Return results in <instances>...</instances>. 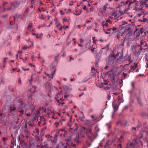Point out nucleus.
Here are the masks:
<instances>
[{
    "label": "nucleus",
    "instance_id": "603ef678",
    "mask_svg": "<svg viewBox=\"0 0 148 148\" xmlns=\"http://www.w3.org/2000/svg\"><path fill=\"white\" fill-rule=\"evenodd\" d=\"M127 23L125 21H123L122 22V25H125Z\"/></svg>",
    "mask_w": 148,
    "mask_h": 148
},
{
    "label": "nucleus",
    "instance_id": "4be33fe9",
    "mask_svg": "<svg viewBox=\"0 0 148 148\" xmlns=\"http://www.w3.org/2000/svg\"><path fill=\"white\" fill-rule=\"evenodd\" d=\"M129 57V56H128L127 55H126L123 58V60H124V61L127 60L128 58V57Z\"/></svg>",
    "mask_w": 148,
    "mask_h": 148
},
{
    "label": "nucleus",
    "instance_id": "864d4df0",
    "mask_svg": "<svg viewBox=\"0 0 148 148\" xmlns=\"http://www.w3.org/2000/svg\"><path fill=\"white\" fill-rule=\"evenodd\" d=\"M132 87L134 88V82H132Z\"/></svg>",
    "mask_w": 148,
    "mask_h": 148
},
{
    "label": "nucleus",
    "instance_id": "69168bd1",
    "mask_svg": "<svg viewBox=\"0 0 148 148\" xmlns=\"http://www.w3.org/2000/svg\"><path fill=\"white\" fill-rule=\"evenodd\" d=\"M7 140V138H5V137H3L2 139V140L3 141H5V140Z\"/></svg>",
    "mask_w": 148,
    "mask_h": 148
},
{
    "label": "nucleus",
    "instance_id": "dca6fc26",
    "mask_svg": "<svg viewBox=\"0 0 148 148\" xmlns=\"http://www.w3.org/2000/svg\"><path fill=\"white\" fill-rule=\"evenodd\" d=\"M21 15L20 14H16L15 15L13 16V18L15 20L21 18Z\"/></svg>",
    "mask_w": 148,
    "mask_h": 148
},
{
    "label": "nucleus",
    "instance_id": "2eb2a0df",
    "mask_svg": "<svg viewBox=\"0 0 148 148\" xmlns=\"http://www.w3.org/2000/svg\"><path fill=\"white\" fill-rule=\"evenodd\" d=\"M23 129L24 133H25L26 134H29L30 132L28 130L27 128H25Z\"/></svg>",
    "mask_w": 148,
    "mask_h": 148
},
{
    "label": "nucleus",
    "instance_id": "a211bd4d",
    "mask_svg": "<svg viewBox=\"0 0 148 148\" xmlns=\"http://www.w3.org/2000/svg\"><path fill=\"white\" fill-rule=\"evenodd\" d=\"M105 47H103V48H102V49L100 50L99 52L97 53V55L101 56L103 53V49H105Z\"/></svg>",
    "mask_w": 148,
    "mask_h": 148
},
{
    "label": "nucleus",
    "instance_id": "0eeeda50",
    "mask_svg": "<svg viewBox=\"0 0 148 148\" xmlns=\"http://www.w3.org/2000/svg\"><path fill=\"white\" fill-rule=\"evenodd\" d=\"M20 4V2L16 1L14 3H12L11 5L15 8H17Z\"/></svg>",
    "mask_w": 148,
    "mask_h": 148
},
{
    "label": "nucleus",
    "instance_id": "bf43d9fd",
    "mask_svg": "<svg viewBox=\"0 0 148 148\" xmlns=\"http://www.w3.org/2000/svg\"><path fill=\"white\" fill-rule=\"evenodd\" d=\"M68 26H64L63 27H62V28L63 29H66V28H68Z\"/></svg>",
    "mask_w": 148,
    "mask_h": 148
},
{
    "label": "nucleus",
    "instance_id": "de8ad7c7",
    "mask_svg": "<svg viewBox=\"0 0 148 148\" xmlns=\"http://www.w3.org/2000/svg\"><path fill=\"white\" fill-rule=\"evenodd\" d=\"M139 9V8H138V7H135L134 8L133 10H136V11H137Z\"/></svg>",
    "mask_w": 148,
    "mask_h": 148
},
{
    "label": "nucleus",
    "instance_id": "a878e982",
    "mask_svg": "<svg viewBox=\"0 0 148 148\" xmlns=\"http://www.w3.org/2000/svg\"><path fill=\"white\" fill-rule=\"evenodd\" d=\"M90 44V43H87L86 45V48H87L88 49H89Z\"/></svg>",
    "mask_w": 148,
    "mask_h": 148
},
{
    "label": "nucleus",
    "instance_id": "6e6d98bb",
    "mask_svg": "<svg viewBox=\"0 0 148 148\" xmlns=\"http://www.w3.org/2000/svg\"><path fill=\"white\" fill-rule=\"evenodd\" d=\"M91 71H92V72H94V71H95V69H94V67L92 68L91 69Z\"/></svg>",
    "mask_w": 148,
    "mask_h": 148
},
{
    "label": "nucleus",
    "instance_id": "39448f33",
    "mask_svg": "<svg viewBox=\"0 0 148 148\" xmlns=\"http://www.w3.org/2000/svg\"><path fill=\"white\" fill-rule=\"evenodd\" d=\"M133 24L130 25L127 24L126 25L125 28L124 30V32H127V31L131 30V27L133 25Z\"/></svg>",
    "mask_w": 148,
    "mask_h": 148
},
{
    "label": "nucleus",
    "instance_id": "f704fd0d",
    "mask_svg": "<svg viewBox=\"0 0 148 148\" xmlns=\"http://www.w3.org/2000/svg\"><path fill=\"white\" fill-rule=\"evenodd\" d=\"M145 43V41H143V40H141L140 42V45H143L144 43Z\"/></svg>",
    "mask_w": 148,
    "mask_h": 148
},
{
    "label": "nucleus",
    "instance_id": "4c0bfd02",
    "mask_svg": "<svg viewBox=\"0 0 148 148\" xmlns=\"http://www.w3.org/2000/svg\"><path fill=\"white\" fill-rule=\"evenodd\" d=\"M82 10V9H81V10H80V12H79V13L76 14L75 13H74V14H75V15H77V16L79 15V14H81V12Z\"/></svg>",
    "mask_w": 148,
    "mask_h": 148
},
{
    "label": "nucleus",
    "instance_id": "338daca9",
    "mask_svg": "<svg viewBox=\"0 0 148 148\" xmlns=\"http://www.w3.org/2000/svg\"><path fill=\"white\" fill-rule=\"evenodd\" d=\"M91 131H92V130L91 129H89L88 130V132H89V133H91Z\"/></svg>",
    "mask_w": 148,
    "mask_h": 148
},
{
    "label": "nucleus",
    "instance_id": "09e8293b",
    "mask_svg": "<svg viewBox=\"0 0 148 148\" xmlns=\"http://www.w3.org/2000/svg\"><path fill=\"white\" fill-rule=\"evenodd\" d=\"M64 90H65L66 89L67 90H70L69 88L66 86H64Z\"/></svg>",
    "mask_w": 148,
    "mask_h": 148
},
{
    "label": "nucleus",
    "instance_id": "79ce46f5",
    "mask_svg": "<svg viewBox=\"0 0 148 148\" xmlns=\"http://www.w3.org/2000/svg\"><path fill=\"white\" fill-rule=\"evenodd\" d=\"M54 21H56V24H57L58 23V21L57 20V19L56 18L55 19H54Z\"/></svg>",
    "mask_w": 148,
    "mask_h": 148
},
{
    "label": "nucleus",
    "instance_id": "58836bf2",
    "mask_svg": "<svg viewBox=\"0 0 148 148\" xmlns=\"http://www.w3.org/2000/svg\"><path fill=\"white\" fill-rule=\"evenodd\" d=\"M32 23H29L28 25V27H27V28L31 27H32Z\"/></svg>",
    "mask_w": 148,
    "mask_h": 148
},
{
    "label": "nucleus",
    "instance_id": "f257e3e1",
    "mask_svg": "<svg viewBox=\"0 0 148 148\" xmlns=\"http://www.w3.org/2000/svg\"><path fill=\"white\" fill-rule=\"evenodd\" d=\"M118 56L114 53H112L107 58L106 60L107 64L108 65H112L113 63L114 60Z\"/></svg>",
    "mask_w": 148,
    "mask_h": 148
},
{
    "label": "nucleus",
    "instance_id": "37998d69",
    "mask_svg": "<svg viewBox=\"0 0 148 148\" xmlns=\"http://www.w3.org/2000/svg\"><path fill=\"white\" fill-rule=\"evenodd\" d=\"M134 3L133 2H131L130 1V0H129V2H128V6L129 7L131 5L132 3Z\"/></svg>",
    "mask_w": 148,
    "mask_h": 148
},
{
    "label": "nucleus",
    "instance_id": "1a4fd4ad",
    "mask_svg": "<svg viewBox=\"0 0 148 148\" xmlns=\"http://www.w3.org/2000/svg\"><path fill=\"white\" fill-rule=\"evenodd\" d=\"M126 148H134V145L132 143H128Z\"/></svg>",
    "mask_w": 148,
    "mask_h": 148
},
{
    "label": "nucleus",
    "instance_id": "b1692460",
    "mask_svg": "<svg viewBox=\"0 0 148 148\" xmlns=\"http://www.w3.org/2000/svg\"><path fill=\"white\" fill-rule=\"evenodd\" d=\"M146 2V0H140V2L142 4V5H143Z\"/></svg>",
    "mask_w": 148,
    "mask_h": 148
},
{
    "label": "nucleus",
    "instance_id": "e433bc0d",
    "mask_svg": "<svg viewBox=\"0 0 148 148\" xmlns=\"http://www.w3.org/2000/svg\"><path fill=\"white\" fill-rule=\"evenodd\" d=\"M25 128L27 129V125L26 123H25V124L24 125L23 127V129H24Z\"/></svg>",
    "mask_w": 148,
    "mask_h": 148
},
{
    "label": "nucleus",
    "instance_id": "c03bdc74",
    "mask_svg": "<svg viewBox=\"0 0 148 148\" xmlns=\"http://www.w3.org/2000/svg\"><path fill=\"white\" fill-rule=\"evenodd\" d=\"M127 60L130 62V63L132 62V61H131V57H128V58Z\"/></svg>",
    "mask_w": 148,
    "mask_h": 148
},
{
    "label": "nucleus",
    "instance_id": "20e7f679",
    "mask_svg": "<svg viewBox=\"0 0 148 148\" xmlns=\"http://www.w3.org/2000/svg\"><path fill=\"white\" fill-rule=\"evenodd\" d=\"M132 30H131L129 31L128 32L127 34L125 36V37L123 41L127 40V39L132 35Z\"/></svg>",
    "mask_w": 148,
    "mask_h": 148
},
{
    "label": "nucleus",
    "instance_id": "f8f14e48",
    "mask_svg": "<svg viewBox=\"0 0 148 148\" xmlns=\"http://www.w3.org/2000/svg\"><path fill=\"white\" fill-rule=\"evenodd\" d=\"M107 8V7L106 5H104L103 6V10H102L101 9H99V11H100V12L102 13H103V12H104L105 11H106Z\"/></svg>",
    "mask_w": 148,
    "mask_h": 148
},
{
    "label": "nucleus",
    "instance_id": "423d86ee",
    "mask_svg": "<svg viewBox=\"0 0 148 148\" xmlns=\"http://www.w3.org/2000/svg\"><path fill=\"white\" fill-rule=\"evenodd\" d=\"M121 103H119L118 105H115L113 103L112 104V106L114 109V112H115L117 111L118 109L119 106L120 105Z\"/></svg>",
    "mask_w": 148,
    "mask_h": 148
},
{
    "label": "nucleus",
    "instance_id": "052dcab7",
    "mask_svg": "<svg viewBox=\"0 0 148 148\" xmlns=\"http://www.w3.org/2000/svg\"><path fill=\"white\" fill-rule=\"evenodd\" d=\"M80 42L81 43H82L84 42V40L82 39H80Z\"/></svg>",
    "mask_w": 148,
    "mask_h": 148
},
{
    "label": "nucleus",
    "instance_id": "2f4dec72",
    "mask_svg": "<svg viewBox=\"0 0 148 148\" xmlns=\"http://www.w3.org/2000/svg\"><path fill=\"white\" fill-rule=\"evenodd\" d=\"M62 94V91H60L57 94V97H58L59 95H60Z\"/></svg>",
    "mask_w": 148,
    "mask_h": 148
},
{
    "label": "nucleus",
    "instance_id": "cd10ccee",
    "mask_svg": "<svg viewBox=\"0 0 148 148\" xmlns=\"http://www.w3.org/2000/svg\"><path fill=\"white\" fill-rule=\"evenodd\" d=\"M128 2H129V0H127L125 2H123V5H126L127 4Z\"/></svg>",
    "mask_w": 148,
    "mask_h": 148
},
{
    "label": "nucleus",
    "instance_id": "9b49d317",
    "mask_svg": "<svg viewBox=\"0 0 148 148\" xmlns=\"http://www.w3.org/2000/svg\"><path fill=\"white\" fill-rule=\"evenodd\" d=\"M79 136H78L75 138L74 139V141L75 143H77V144H79L80 143V142L79 141Z\"/></svg>",
    "mask_w": 148,
    "mask_h": 148
},
{
    "label": "nucleus",
    "instance_id": "ea45409f",
    "mask_svg": "<svg viewBox=\"0 0 148 148\" xmlns=\"http://www.w3.org/2000/svg\"><path fill=\"white\" fill-rule=\"evenodd\" d=\"M75 1H70V3L69 4V5H73V2H75Z\"/></svg>",
    "mask_w": 148,
    "mask_h": 148
},
{
    "label": "nucleus",
    "instance_id": "ddd939ff",
    "mask_svg": "<svg viewBox=\"0 0 148 148\" xmlns=\"http://www.w3.org/2000/svg\"><path fill=\"white\" fill-rule=\"evenodd\" d=\"M137 46L136 45H132L131 46V49L132 51L133 52L134 51L136 50V48Z\"/></svg>",
    "mask_w": 148,
    "mask_h": 148
},
{
    "label": "nucleus",
    "instance_id": "aec40b11",
    "mask_svg": "<svg viewBox=\"0 0 148 148\" xmlns=\"http://www.w3.org/2000/svg\"><path fill=\"white\" fill-rule=\"evenodd\" d=\"M96 62L97 63L100 59L101 56L97 55L96 56Z\"/></svg>",
    "mask_w": 148,
    "mask_h": 148
},
{
    "label": "nucleus",
    "instance_id": "8fccbe9b",
    "mask_svg": "<svg viewBox=\"0 0 148 148\" xmlns=\"http://www.w3.org/2000/svg\"><path fill=\"white\" fill-rule=\"evenodd\" d=\"M123 1L121 2V3L119 5V7L122 6V3L123 4Z\"/></svg>",
    "mask_w": 148,
    "mask_h": 148
},
{
    "label": "nucleus",
    "instance_id": "49530a36",
    "mask_svg": "<svg viewBox=\"0 0 148 148\" xmlns=\"http://www.w3.org/2000/svg\"><path fill=\"white\" fill-rule=\"evenodd\" d=\"M123 76H124V77L125 78L127 76V74L126 73H123Z\"/></svg>",
    "mask_w": 148,
    "mask_h": 148
},
{
    "label": "nucleus",
    "instance_id": "9d476101",
    "mask_svg": "<svg viewBox=\"0 0 148 148\" xmlns=\"http://www.w3.org/2000/svg\"><path fill=\"white\" fill-rule=\"evenodd\" d=\"M135 2L136 5L138 6H140L142 5V4L140 2V0H139L138 1L134 0L133 2Z\"/></svg>",
    "mask_w": 148,
    "mask_h": 148
},
{
    "label": "nucleus",
    "instance_id": "e2e57ef3",
    "mask_svg": "<svg viewBox=\"0 0 148 148\" xmlns=\"http://www.w3.org/2000/svg\"><path fill=\"white\" fill-rule=\"evenodd\" d=\"M26 135L25 136V137L26 138H28L29 137V134H26Z\"/></svg>",
    "mask_w": 148,
    "mask_h": 148
},
{
    "label": "nucleus",
    "instance_id": "13d9d810",
    "mask_svg": "<svg viewBox=\"0 0 148 148\" xmlns=\"http://www.w3.org/2000/svg\"><path fill=\"white\" fill-rule=\"evenodd\" d=\"M117 29V28L115 27H114L113 28H112V30H113V31H115V30H116Z\"/></svg>",
    "mask_w": 148,
    "mask_h": 148
},
{
    "label": "nucleus",
    "instance_id": "4468645a",
    "mask_svg": "<svg viewBox=\"0 0 148 148\" xmlns=\"http://www.w3.org/2000/svg\"><path fill=\"white\" fill-rule=\"evenodd\" d=\"M133 53L134 54L135 56H138L140 54V51H137L136 50L135 51L133 52Z\"/></svg>",
    "mask_w": 148,
    "mask_h": 148
},
{
    "label": "nucleus",
    "instance_id": "5fc2aeb1",
    "mask_svg": "<svg viewBox=\"0 0 148 148\" xmlns=\"http://www.w3.org/2000/svg\"><path fill=\"white\" fill-rule=\"evenodd\" d=\"M67 125L69 127H71L72 126V124L71 123H68L67 124Z\"/></svg>",
    "mask_w": 148,
    "mask_h": 148
},
{
    "label": "nucleus",
    "instance_id": "6e6552de",
    "mask_svg": "<svg viewBox=\"0 0 148 148\" xmlns=\"http://www.w3.org/2000/svg\"><path fill=\"white\" fill-rule=\"evenodd\" d=\"M66 141H67V142L66 143V145H67L68 146H69L70 145V142L71 141V136L69 137L66 139Z\"/></svg>",
    "mask_w": 148,
    "mask_h": 148
},
{
    "label": "nucleus",
    "instance_id": "5701e85b",
    "mask_svg": "<svg viewBox=\"0 0 148 148\" xmlns=\"http://www.w3.org/2000/svg\"><path fill=\"white\" fill-rule=\"evenodd\" d=\"M142 21L144 22H146L147 23H148V19L146 18H143V20H142Z\"/></svg>",
    "mask_w": 148,
    "mask_h": 148
},
{
    "label": "nucleus",
    "instance_id": "7ed1b4c3",
    "mask_svg": "<svg viewBox=\"0 0 148 148\" xmlns=\"http://www.w3.org/2000/svg\"><path fill=\"white\" fill-rule=\"evenodd\" d=\"M116 13V12L114 11L112 12V16H114L116 19L119 17L123 14V12L120 10L118 11L117 13Z\"/></svg>",
    "mask_w": 148,
    "mask_h": 148
},
{
    "label": "nucleus",
    "instance_id": "6ab92c4d",
    "mask_svg": "<svg viewBox=\"0 0 148 148\" xmlns=\"http://www.w3.org/2000/svg\"><path fill=\"white\" fill-rule=\"evenodd\" d=\"M108 75H109V76L111 78H112V76H113L112 74L110 73H109V72L106 73L105 74V75L106 76Z\"/></svg>",
    "mask_w": 148,
    "mask_h": 148
},
{
    "label": "nucleus",
    "instance_id": "a19ab883",
    "mask_svg": "<svg viewBox=\"0 0 148 148\" xmlns=\"http://www.w3.org/2000/svg\"><path fill=\"white\" fill-rule=\"evenodd\" d=\"M58 55L57 56H56L55 57V60H56V61H57V60H58Z\"/></svg>",
    "mask_w": 148,
    "mask_h": 148
},
{
    "label": "nucleus",
    "instance_id": "72a5a7b5",
    "mask_svg": "<svg viewBox=\"0 0 148 148\" xmlns=\"http://www.w3.org/2000/svg\"><path fill=\"white\" fill-rule=\"evenodd\" d=\"M110 98H111V96H110V94H109L108 95L107 99H108V100H109L110 99Z\"/></svg>",
    "mask_w": 148,
    "mask_h": 148
},
{
    "label": "nucleus",
    "instance_id": "a18cd8bd",
    "mask_svg": "<svg viewBox=\"0 0 148 148\" xmlns=\"http://www.w3.org/2000/svg\"><path fill=\"white\" fill-rule=\"evenodd\" d=\"M116 37L118 39H119V38L120 37V36L119 35V34L118 33L117 35H116Z\"/></svg>",
    "mask_w": 148,
    "mask_h": 148
},
{
    "label": "nucleus",
    "instance_id": "f3484780",
    "mask_svg": "<svg viewBox=\"0 0 148 148\" xmlns=\"http://www.w3.org/2000/svg\"><path fill=\"white\" fill-rule=\"evenodd\" d=\"M138 64L136 63H134L133 66H132V69L134 70L137 67Z\"/></svg>",
    "mask_w": 148,
    "mask_h": 148
},
{
    "label": "nucleus",
    "instance_id": "680f3d73",
    "mask_svg": "<svg viewBox=\"0 0 148 148\" xmlns=\"http://www.w3.org/2000/svg\"><path fill=\"white\" fill-rule=\"evenodd\" d=\"M29 126H31V127H33L34 126V125H33V124H32V123H29Z\"/></svg>",
    "mask_w": 148,
    "mask_h": 148
},
{
    "label": "nucleus",
    "instance_id": "4d7b16f0",
    "mask_svg": "<svg viewBox=\"0 0 148 148\" xmlns=\"http://www.w3.org/2000/svg\"><path fill=\"white\" fill-rule=\"evenodd\" d=\"M120 123V124H121V125H122V123L121 122H120V121H118L116 123V124H118L119 123Z\"/></svg>",
    "mask_w": 148,
    "mask_h": 148
},
{
    "label": "nucleus",
    "instance_id": "774afa93",
    "mask_svg": "<svg viewBox=\"0 0 148 148\" xmlns=\"http://www.w3.org/2000/svg\"><path fill=\"white\" fill-rule=\"evenodd\" d=\"M63 20L64 21H67V19L66 18H64Z\"/></svg>",
    "mask_w": 148,
    "mask_h": 148
},
{
    "label": "nucleus",
    "instance_id": "393cba45",
    "mask_svg": "<svg viewBox=\"0 0 148 148\" xmlns=\"http://www.w3.org/2000/svg\"><path fill=\"white\" fill-rule=\"evenodd\" d=\"M39 114H40V111L39 110H38L37 111L35 116H36L37 117H39V116L40 117V115H39Z\"/></svg>",
    "mask_w": 148,
    "mask_h": 148
},
{
    "label": "nucleus",
    "instance_id": "f03ea898",
    "mask_svg": "<svg viewBox=\"0 0 148 148\" xmlns=\"http://www.w3.org/2000/svg\"><path fill=\"white\" fill-rule=\"evenodd\" d=\"M18 101L20 104V106L18 108V111L20 113H22L23 114V112L24 111L23 108L25 107V105H24L23 101L21 99H19Z\"/></svg>",
    "mask_w": 148,
    "mask_h": 148
},
{
    "label": "nucleus",
    "instance_id": "c9c22d12",
    "mask_svg": "<svg viewBox=\"0 0 148 148\" xmlns=\"http://www.w3.org/2000/svg\"><path fill=\"white\" fill-rule=\"evenodd\" d=\"M18 27V25H17V24H15L14 26V28L15 29H17Z\"/></svg>",
    "mask_w": 148,
    "mask_h": 148
},
{
    "label": "nucleus",
    "instance_id": "0e129e2a",
    "mask_svg": "<svg viewBox=\"0 0 148 148\" xmlns=\"http://www.w3.org/2000/svg\"><path fill=\"white\" fill-rule=\"evenodd\" d=\"M60 12L62 15H63L64 14V13L63 12V10H60Z\"/></svg>",
    "mask_w": 148,
    "mask_h": 148
},
{
    "label": "nucleus",
    "instance_id": "473e14b6",
    "mask_svg": "<svg viewBox=\"0 0 148 148\" xmlns=\"http://www.w3.org/2000/svg\"><path fill=\"white\" fill-rule=\"evenodd\" d=\"M123 138V136H120V138H119V141L121 142L122 141V140H121V139H122Z\"/></svg>",
    "mask_w": 148,
    "mask_h": 148
},
{
    "label": "nucleus",
    "instance_id": "bb28decb",
    "mask_svg": "<svg viewBox=\"0 0 148 148\" xmlns=\"http://www.w3.org/2000/svg\"><path fill=\"white\" fill-rule=\"evenodd\" d=\"M125 32H124H124H120L119 33V35L120 36H123V34Z\"/></svg>",
    "mask_w": 148,
    "mask_h": 148
},
{
    "label": "nucleus",
    "instance_id": "c756f323",
    "mask_svg": "<svg viewBox=\"0 0 148 148\" xmlns=\"http://www.w3.org/2000/svg\"><path fill=\"white\" fill-rule=\"evenodd\" d=\"M16 109V107H13L12 109H11L10 110L9 112H11L12 111Z\"/></svg>",
    "mask_w": 148,
    "mask_h": 148
},
{
    "label": "nucleus",
    "instance_id": "7c9ffc66",
    "mask_svg": "<svg viewBox=\"0 0 148 148\" xmlns=\"http://www.w3.org/2000/svg\"><path fill=\"white\" fill-rule=\"evenodd\" d=\"M92 27V25L88 26L87 29L86 30L87 31H88L90 28H91Z\"/></svg>",
    "mask_w": 148,
    "mask_h": 148
},
{
    "label": "nucleus",
    "instance_id": "3c124183",
    "mask_svg": "<svg viewBox=\"0 0 148 148\" xmlns=\"http://www.w3.org/2000/svg\"><path fill=\"white\" fill-rule=\"evenodd\" d=\"M8 59V58H4V60L3 61V63H4L6 62V60L7 59Z\"/></svg>",
    "mask_w": 148,
    "mask_h": 148
},
{
    "label": "nucleus",
    "instance_id": "c85d7f7f",
    "mask_svg": "<svg viewBox=\"0 0 148 148\" xmlns=\"http://www.w3.org/2000/svg\"><path fill=\"white\" fill-rule=\"evenodd\" d=\"M37 117L36 116H35L34 117L33 120L34 121H36L37 122L38 121V119L37 118Z\"/></svg>",
    "mask_w": 148,
    "mask_h": 148
},
{
    "label": "nucleus",
    "instance_id": "412c9836",
    "mask_svg": "<svg viewBox=\"0 0 148 148\" xmlns=\"http://www.w3.org/2000/svg\"><path fill=\"white\" fill-rule=\"evenodd\" d=\"M40 120L41 121H46L45 119L43 116H40Z\"/></svg>",
    "mask_w": 148,
    "mask_h": 148
}]
</instances>
